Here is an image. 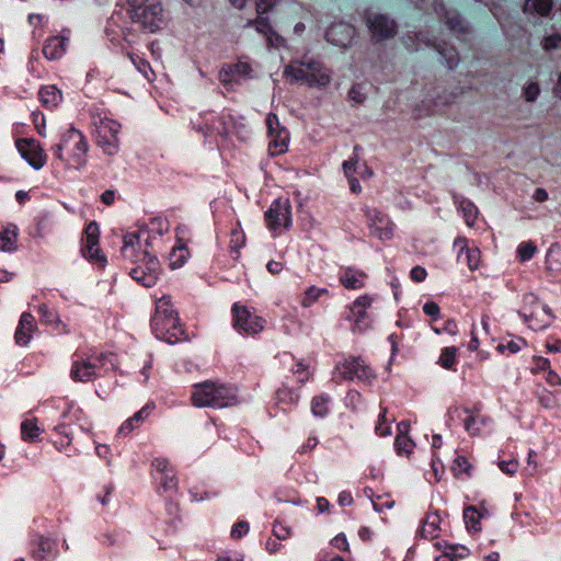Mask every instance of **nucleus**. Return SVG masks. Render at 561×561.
<instances>
[{
    "label": "nucleus",
    "mask_w": 561,
    "mask_h": 561,
    "mask_svg": "<svg viewBox=\"0 0 561 561\" xmlns=\"http://www.w3.org/2000/svg\"><path fill=\"white\" fill-rule=\"evenodd\" d=\"M154 335L169 344L183 341L184 330L176 311L173 309L170 296H162L156 302V313L151 319Z\"/></svg>",
    "instance_id": "nucleus-1"
},
{
    "label": "nucleus",
    "mask_w": 561,
    "mask_h": 561,
    "mask_svg": "<svg viewBox=\"0 0 561 561\" xmlns=\"http://www.w3.org/2000/svg\"><path fill=\"white\" fill-rule=\"evenodd\" d=\"M51 151L67 167L81 170L87 164L89 145L80 130L70 127L61 135L59 142L51 147Z\"/></svg>",
    "instance_id": "nucleus-2"
},
{
    "label": "nucleus",
    "mask_w": 561,
    "mask_h": 561,
    "mask_svg": "<svg viewBox=\"0 0 561 561\" xmlns=\"http://www.w3.org/2000/svg\"><path fill=\"white\" fill-rule=\"evenodd\" d=\"M192 402L197 408L221 409L238 403L237 389L226 383L204 381L194 385Z\"/></svg>",
    "instance_id": "nucleus-3"
},
{
    "label": "nucleus",
    "mask_w": 561,
    "mask_h": 561,
    "mask_svg": "<svg viewBox=\"0 0 561 561\" xmlns=\"http://www.w3.org/2000/svg\"><path fill=\"white\" fill-rule=\"evenodd\" d=\"M284 76L291 83L301 82L317 88H324L331 81L330 70L321 62L308 57L286 66Z\"/></svg>",
    "instance_id": "nucleus-4"
},
{
    "label": "nucleus",
    "mask_w": 561,
    "mask_h": 561,
    "mask_svg": "<svg viewBox=\"0 0 561 561\" xmlns=\"http://www.w3.org/2000/svg\"><path fill=\"white\" fill-rule=\"evenodd\" d=\"M117 366L114 353H102L93 357H78L73 359L70 378L78 382H90L102 375V371L114 370Z\"/></svg>",
    "instance_id": "nucleus-5"
},
{
    "label": "nucleus",
    "mask_w": 561,
    "mask_h": 561,
    "mask_svg": "<svg viewBox=\"0 0 561 561\" xmlns=\"http://www.w3.org/2000/svg\"><path fill=\"white\" fill-rule=\"evenodd\" d=\"M127 13L131 22L150 33L163 24V9L157 0H127Z\"/></svg>",
    "instance_id": "nucleus-6"
},
{
    "label": "nucleus",
    "mask_w": 561,
    "mask_h": 561,
    "mask_svg": "<svg viewBox=\"0 0 561 561\" xmlns=\"http://www.w3.org/2000/svg\"><path fill=\"white\" fill-rule=\"evenodd\" d=\"M193 127L204 134L205 136L219 135L227 137L233 133H239L243 127L242 124H237L231 114L222 113L216 115L213 112L201 114L195 121L192 122Z\"/></svg>",
    "instance_id": "nucleus-7"
},
{
    "label": "nucleus",
    "mask_w": 561,
    "mask_h": 561,
    "mask_svg": "<svg viewBox=\"0 0 561 561\" xmlns=\"http://www.w3.org/2000/svg\"><path fill=\"white\" fill-rule=\"evenodd\" d=\"M518 313L535 331L549 327L554 319L551 309L547 305L540 306L538 298L531 293L523 296V306Z\"/></svg>",
    "instance_id": "nucleus-8"
},
{
    "label": "nucleus",
    "mask_w": 561,
    "mask_h": 561,
    "mask_svg": "<svg viewBox=\"0 0 561 561\" xmlns=\"http://www.w3.org/2000/svg\"><path fill=\"white\" fill-rule=\"evenodd\" d=\"M265 222L274 236L282 234L291 227V205L288 198L275 199L265 211Z\"/></svg>",
    "instance_id": "nucleus-9"
},
{
    "label": "nucleus",
    "mask_w": 561,
    "mask_h": 561,
    "mask_svg": "<svg viewBox=\"0 0 561 561\" xmlns=\"http://www.w3.org/2000/svg\"><path fill=\"white\" fill-rule=\"evenodd\" d=\"M135 263L137 265L129 272L131 278L144 287L154 286L161 271L158 257L154 254H150L149 251L144 250L142 259Z\"/></svg>",
    "instance_id": "nucleus-10"
},
{
    "label": "nucleus",
    "mask_w": 561,
    "mask_h": 561,
    "mask_svg": "<svg viewBox=\"0 0 561 561\" xmlns=\"http://www.w3.org/2000/svg\"><path fill=\"white\" fill-rule=\"evenodd\" d=\"M121 124L111 118H101L96 125V144L105 154L115 156L119 150Z\"/></svg>",
    "instance_id": "nucleus-11"
},
{
    "label": "nucleus",
    "mask_w": 561,
    "mask_h": 561,
    "mask_svg": "<svg viewBox=\"0 0 561 561\" xmlns=\"http://www.w3.org/2000/svg\"><path fill=\"white\" fill-rule=\"evenodd\" d=\"M233 328L242 334L254 335L264 329L265 320L249 308L236 302L232 306Z\"/></svg>",
    "instance_id": "nucleus-12"
},
{
    "label": "nucleus",
    "mask_w": 561,
    "mask_h": 561,
    "mask_svg": "<svg viewBox=\"0 0 561 561\" xmlns=\"http://www.w3.org/2000/svg\"><path fill=\"white\" fill-rule=\"evenodd\" d=\"M363 211L373 237L381 241L390 240L393 237L394 225L386 214L368 206H365Z\"/></svg>",
    "instance_id": "nucleus-13"
},
{
    "label": "nucleus",
    "mask_w": 561,
    "mask_h": 561,
    "mask_svg": "<svg viewBox=\"0 0 561 561\" xmlns=\"http://www.w3.org/2000/svg\"><path fill=\"white\" fill-rule=\"evenodd\" d=\"M403 43H404V46L407 47V49H409L410 51H416V50L421 49L422 45H424L426 47L433 46L442 55V57L444 58V60L446 62V66L449 69H454L458 65V61H459L458 53L455 50L454 47H447L446 44H443V45L437 44L436 45L435 43H432L430 38L425 37L422 33L416 35V43L409 35L403 37Z\"/></svg>",
    "instance_id": "nucleus-14"
},
{
    "label": "nucleus",
    "mask_w": 561,
    "mask_h": 561,
    "mask_svg": "<svg viewBox=\"0 0 561 561\" xmlns=\"http://www.w3.org/2000/svg\"><path fill=\"white\" fill-rule=\"evenodd\" d=\"M366 25L376 41H383L394 36L397 24L386 14L367 11L365 15Z\"/></svg>",
    "instance_id": "nucleus-15"
},
{
    "label": "nucleus",
    "mask_w": 561,
    "mask_h": 561,
    "mask_svg": "<svg viewBox=\"0 0 561 561\" xmlns=\"http://www.w3.org/2000/svg\"><path fill=\"white\" fill-rule=\"evenodd\" d=\"M99 225L95 221L90 222L84 230L81 252L82 255L89 261L96 263L100 266H104L106 263V259L103 254H101L99 248Z\"/></svg>",
    "instance_id": "nucleus-16"
},
{
    "label": "nucleus",
    "mask_w": 561,
    "mask_h": 561,
    "mask_svg": "<svg viewBox=\"0 0 561 561\" xmlns=\"http://www.w3.org/2000/svg\"><path fill=\"white\" fill-rule=\"evenodd\" d=\"M267 133L271 138L268 149L273 156L280 154L286 151L288 146V133L279 124L278 117L270 113L266 116Z\"/></svg>",
    "instance_id": "nucleus-17"
},
{
    "label": "nucleus",
    "mask_w": 561,
    "mask_h": 561,
    "mask_svg": "<svg viewBox=\"0 0 561 561\" xmlns=\"http://www.w3.org/2000/svg\"><path fill=\"white\" fill-rule=\"evenodd\" d=\"M478 411L479 409L477 407L474 408V411H471L468 408L460 409L458 407H453L449 409L448 415L449 420L453 421L455 415L460 417L461 412L466 413L467 416L463 419V427L471 436H477L482 433V426H488L491 423L490 417L476 413Z\"/></svg>",
    "instance_id": "nucleus-18"
},
{
    "label": "nucleus",
    "mask_w": 561,
    "mask_h": 561,
    "mask_svg": "<svg viewBox=\"0 0 561 561\" xmlns=\"http://www.w3.org/2000/svg\"><path fill=\"white\" fill-rule=\"evenodd\" d=\"M145 232L146 231H133L124 234L121 253L125 260L135 263L142 259L144 250L148 251L149 248L144 243Z\"/></svg>",
    "instance_id": "nucleus-19"
},
{
    "label": "nucleus",
    "mask_w": 561,
    "mask_h": 561,
    "mask_svg": "<svg viewBox=\"0 0 561 561\" xmlns=\"http://www.w3.org/2000/svg\"><path fill=\"white\" fill-rule=\"evenodd\" d=\"M15 145L22 158L35 170H39L45 165L47 156L37 141L33 139H18Z\"/></svg>",
    "instance_id": "nucleus-20"
},
{
    "label": "nucleus",
    "mask_w": 561,
    "mask_h": 561,
    "mask_svg": "<svg viewBox=\"0 0 561 561\" xmlns=\"http://www.w3.org/2000/svg\"><path fill=\"white\" fill-rule=\"evenodd\" d=\"M251 71V66L245 61L225 64L219 71L218 79L225 87H232L241 79L248 78Z\"/></svg>",
    "instance_id": "nucleus-21"
},
{
    "label": "nucleus",
    "mask_w": 561,
    "mask_h": 561,
    "mask_svg": "<svg viewBox=\"0 0 561 561\" xmlns=\"http://www.w3.org/2000/svg\"><path fill=\"white\" fill-rule=\"evenodd\" d=\"M152 467L157 473L156 479L159 480L160 488L164 492H173L178 489V479L173 468L165 458H156Z\"/></svg>",
    "instance_id": "nucleus-22"
},
{
    "label": "nucleus",
    "mask_w": 561,
    "mask_h": 561,
    "mask_svg": "<svg viewBox=\"0 0 561 561\" xmlns=\"http://www.w3.org/2000/svg\"><path fill=\"white\" fill-rule=\"evenodd\" d=\"M354 36L355 28L345 22L334 23L325 32L327 41L339 47L351 45Z\"/></svg>",
    "instance_id": "nucleus-23"
},
{
    "label": "nucleus",
    "mask_w": 561,
    "mask_h": 561,
    "mask_svg": "<svg viewBox=\"0 0 561 561\" xmlns=\"http://www.w3.org/2000/svg\"><path fill=\"white\" fill-rule=\"evenodd\" d=\"M57 542L48 537L36 535L32 540V554L37 561L57 557Z\"/></svg>",
    "instance_id": "nucleus-24"
},
{
    "label": "nucleus",
    "mask_w": 561,
    "mask_h": 561,
    "mask_svg": "<svg viewBox=\"0 0 561 561\" xmlns=\"http://www.w3.org/2000/svg\"><path fill=\"white\" fill-rule=\"evenodd\" d=\"M278 1L279 0H256L255 7H256V12L259 14V18L254 21L250 20L247 23V26L254 25L255 30L259 33L266 36L273 28L271 27V25L268 23V19L263 18L261 15L270 12L278 3Z\"/></svg>",
    "instance_id": "nucleus-25"
},
{
    "label": "nucleus",
    "mask_w": 561,
    "mask_h": 561,
    "mask_svg": "<svg viewBox=\"0 0 561 561\" xmlns=\"http://www.w3.org/2000/svg\"><path fill=\"white\" fill-rule=\"evenodd\" d=\"M69 43V32H62L60 35L51 36L46 39L43 53L47 59L54 60L60 58Z\"/></svg>",
    "instance_id": "nucleus-26"
},
{
    "label": "nucleus",
    "mask_w": 561,
    "mask_h": 561,
    "mask_svg": "<svg viewBox=\"0 0 561 561\" xmlns=\"http://www.w3.org/2000/svg\"><path fill=\"white\" fill-rule=\"evenodd\" d=\"M36 329L35 318L30 312L21 314L18 328L15 330L14 339L19 345H27L32 339V333Z\"/></svg>",
    "instance_id": "nucleus-27"
},
{
    "label": "nucleus",
    "mask_w": 561,
    "mask_h": 561,
    "mask_svg": "<svg viewBox=\"0 0 561 561\" xmlns=\"http://www.w3.org/2000/svg\"><path fill=\"white\" fill-rule=\"evenodd\" d=\"M169 230V222L167 219L157 217L150 219L145 226L139 228L137 231H146L144 237V243L146 247L151 245V240L157 236H162Z\"/></svg>",
    "instance_id": "nucleus-28"
},
{
    "label": "nucleus",
    "mask_w": 561,
    "mask_h": 561,
    "mask_svg": "<svg viewBox=\"0 0 561 561\" xmlns=\"http://www.w3.org/2000/svg\"><path fill=\"white\" fill-rule=\"evenodd\" d=\"M435 12L443 19H445V24L454 32L465 33L467 31V25L459 16L458 13L448 12L443 3H437L435 5Z\"/></svg>",
    "instance_id": "nucleus-29"
},
{
    "label": "nucleus",
    "mask_w": 561,
    "mask_h": 561,
    "mask_svg": "<svg viewBox=\"0 0 561 561\" xmlns=\"http://www.w3.org/2000/svg\"><path fill=\"white\" fill-rule=\"evenodd\" d=\"M41 103L47 108H56L62 101L61 91L54 84L43 87L38 92Z\"/></svg>",
    "instance_id": "nucleus-30"
},
{
    "label": "nucleus",
    "mask_w": 561,
    "mask_h": 561,
    "mask_svg": "<svg viewBox=\"0 0 561 561\" xmlns=\"http://www.w3.org/2000/svg\"><path fill=\"white\" fill-rule=\"evenodd\" d=\"M366 277V274L360 271L346 268L341 273L340 280L345 288L359 289L364 287Z\"/></svg>",
    "instance_id": "nucleus-31"
},
{
    "label": "nucleus",
    "mask_w": 561,
    "mask_h": 561,
    "mask_svg": "<svg viewBox=\"0 0 561 561\" xmlns=\"http://www.w3.org/2000/svg\"><path fill=\"white\" fill-rule=\"evenodd\" d=\"M454 203L457 205L458 210L462 213L466 224L473 226L478 216L476 205L471 201L456 194L454 195Z\"/></svg>",
    "instance_id": "nucleus-32"
},
{
    "label": "nucleus",
    "mask_w": 561,
    "mask_h": 561,
    "mask_svg": "<svg viewBox=\"0 0 561 561\" xmlns=\"http://www.w3.org/2000/svg\"><path fill=\"white\" fill-rule=\"evenodd\" d=\"M350 367L356 368L355 379L358 381L370 383L375 379L373 369L362 357L350 358V364L346 366V368L348 369Z\"/></svg>",
    "instance_id": "nucleus-33"
},
{
    "label": "nucleus",
    "mask_w": 561,
    "mask_h": 561,
    "mask_svg": "<svg viewBox=\"0 0 561 561\" xmlns=\"http://www.w3.org/2000/svg\"><path fill=\"white\" fill-rule=\"evenodd\" d=\"M463 242L465 240L462 239H457L455 241V245H461L460 252L458 254V260L460 261L462 257H465L468 267L471 271L477 270L480 263V251L477 248H466L465 245H462Z\"/></svg>",
    "instance_id": "nucleus-34"
},
{
    "label": "nucleus",
    "mask_w": 561,
    "mask_h": 561,
    "mask_svg": "<svg viewBox=\"0 0 561 561\" xmlns=\"http://www.w3.org/2000/svg\"><path fill=\"white\" fill-rule=\"evenodd\" d=\"M276 404L286 412L291 409L293 405L297 404L299 396L293 389L288 387H282L276 392Z\"/></svg>",
    "instance_id": "nucleus-35"
},
{
    "label": "nucleus",
    "mask_w": 561,
    "mask_h": 561,
    "mask_svg": "<svg viewBox=\"0 0 561 561\" xmlns=\"http://www.w3.org/2000/svg\"><path fill=\"white\" fill-rule=\"evenodd\" d=\"M18 227L15 225L7 226L0 232V251H13L16 248Z\"/></svg>",
    "instance_id": "nucleus-36"
},
{
    "label": "nucleus",
    "mask_w": 561,
    "mask_h": 561,
    "mask_svg": "<svg viewBox=\"0 0 561 561\" xmlns=\"http://www.w3.org/2000/svg\"><path fill=\"white\" fill-rule=\"evenodd\" d=\"M440 523V517L437 513H430L426 515L422 523V527L420 529V535L424 538H435L438 533V525Z\"/></svg>",
    "instance_id": "nucleus-37"
},
{
    "label": "nucleus",
    "mask_w": 561,
    "mask_h": 561,
    "mask_svg": "<svg viewBox=\"0 0 561 561\" xmlns=\"http://www.w3.org/2000/svg\"><path fill=\"white\" fill-rule=\"evenodd\" d=\"M547 268L552 272H561V244L552 243L546 254Z\"/></svg>",
    "instance_id": "nucleus-38"
},
{
    "label": "nucleus",
    "mask_w": 561,
    "mask_h": 561,
    "mask_svg": "<svg viewBox=\"0 0 561 561\" xmlns=\"http://www.w3.org/2000/svg\"><path fill=\"white\" fill-rule=\"evenodd\" d=\"M552 9V0H526L524 4L525 13H537L547 15Z\"/></svg>",
    "instance_id": "nucleus-39"
},
{
    "label": "nucleus",
    "mask_w": 561,
    "mask_h": 561,
    "mask_svg": "<svg viewBox=\"0 0 561 561\" xmlns=\"http://www.w3.org/2000/svg\"><path fill=\"white\" fill-rule=\"evenodd\" d=\"M451 471L456 478H470L472 474V465L463 456H457L451 466Z\"/></svg>",
    "instance_id": "nucleus-40"
},
{
    "label": "nucleus",
    "mask_w": 561,
    "mask_h": 561,
    "mask_svg": "<svg viewBox=\"0 0 561 561\" xmlns=\"http://www.w3.org/2000/svg\"><path fill=\"white\" fill-rule=\"evenodd\" d=\"M481 514L474 506H468L463 510V520L469 531L478 533L481 530Z\"/></svg>",
    "instance_id": "nucleus-41"
},
{
    "label": "nucleus",
    "mask_w": 561,
    "mask_h": 561,
    "mask_svg": "<svg viewBox=\"0 0 561 561\" xmlns=\"http://www.w3.org/2000/svg\"><path fill=\"white\" fill-rule=\"evenodd\" d=\"M42 430L37 426L36 419L25 420L21 424L22 439L26 442H35Z\"/></svg>",
    "instance_id": "nucleus-42"
},
{
    "label": "nucleus",
    "mask_w": 561,
    "mask_h": 561,
    "mask_svg": "<svg viewBox=\"0 0 561 561\" xmlns=\"http://www.w3.org/2000/svg\"><path fill=\"white\" fill-rule=\"evenodd\" d=\"M188 256V250L184 244L174 245L170 253V267L172 270L184 265Z\"/></svg>",
    "instance_id": "nucleus-43"
},
{
    "label": "nucleus",
    "mask_w": 561,
    "mask_h": 561,
    "mask_svg": "<svg viewBox=\"0 0 561 561\" xmlns=\"http://www.w3.org/2000/svg\"><path fill=\"white\" fill-rule=\"evenodd\" d=\"M331 399L329 396H316L311 401V412L317 417H324L329 413V403Z\"/></svg>",
    "instance_id": "nucleus-44"
},
{
    "label": "nucleus",
    "mask_w": 561,
    "mask_h": 561,
    "mask_svg": "<svg viewBox=\"0 0 561 561\" xmlns=\"http://www.w3.org/2000/svg\"><path fill=\"white\" fill-rule=\"evenodd\" d=\"M537 399L539 404L543 409H557L561 405L560 398L557 392L549 391L547 389H543L542 391L538 392Z\"/></svg>",
    "instance_id": "nucleus-45"
},
{
    "label": "nucleus",
    "mask_w": 561,
    "mask_h": 561,
    "mask_svg": "<svg viewBox=\"0 0 561 561\" xmlns=\"http://www.w3.org/2000/svg\"><path fill=\"white\" fill-rule=\"evenodd\" d=\"M129 58L131 60V62L134 64V66L136 67V69L148 80V81H152L153 78H154V73L149 65V62L147 60H145L144 58L135 55V54H130L129 55Z\"/></svg>",
    "instance_id": "nucleus-46"
},
{
    "label": "nucleus",
    "mask_w": 561,
    "mask_h": 561,
    "mask_svg": "<svg viewBox=\"0 0 561 561\" xmlns=\"http://www.w3.org/2000/svg\"><path fill=\"white\" fill-rule=\"evenodd\" d=\"M387 408H382L378 416V423L375 426V432L378 436L385 437L391 434L390 421L387 419Z\"/></svg>",
    "instance_id": "nucleus-47"
},
{
    "label": "nucleus",
    "mask_w": 561,
    "mask_h": 561,
    "mask_svg": "<svg viewBox=\"0 0 561 561\" xmlns=\"http://www.w3.org/2000/svg\"><path fill=\"white\" fill-rule=\"evenodd\" d=\"M456 354H457V348L451 346V347H445L442 353H440V356H439V359H438V363L446 369H451L453 366L455 365L456 363Z\"/></svg>",
    "instance_id": "nucleus-48"
},
{
    "label": "nucleus",
    "mask_w": 561,
    "mask_h": 561,
    "mask_svg": "<svg viewBox=\"0 0 561 561\" xmlns=\"http://www.w3.org/2000/svg\"><path fill=\"white\" fill-rule=\"evenodd\" d=\"M537 251V247L534 242L527 241L522 242L517 248V257L520 262L529 261Z\"/></svg>",
    "instance_id": "nucleus-49"
},
{
    "label": "nucleus",
    "mask_w": 561,
    "mask_h": 561,
    "mask_svg": "<svg viewBox=\"0 0 561 561\" xmlns=\"http://www.w3.org/2000/svg\"><path fill=\"white\" fill-rule=\"evenodd\" d=\"M327 293H328V290L325 288H318L316 286H311L305 291V296L301 301V305L305 308L310 307L312 304H314L319 299V297L322 294H327Z\"/></svg>",
    "instance_id": "nucleus-50"
},
{
    "label": "nucleus",
    "mask_w": 561,
    "mask_h": 561,
    "mask_svg": "<svg viewBox=\"0 0 561 561\" xmlns=\"http://www.w3.org/2000/svg\"><path fill=\"white\" fill-rule=\"evenodd\" d=\"M245 242V234L244 232L239 229V228H236L231 231V240H230V250L232 252H236V256L234 259L238 257L239 253V249L244 244Z\"/></svg>",
    "instance_id": "nucleus-51"
},
{
    "label": "nucleus",
    "mask_w": 561,
    "mask_h": 561,
    "mask_svg": "<svg viewBox=\"0 0 561 561\" xmlns=\"http://www.w3.org/2000/svg\"><path fill=\"white\" fill-rule=\"evenodd\" d=\"M394 446H396L398 454L410 455L412 453L414 444L409 437L400 434L396 438Z\"/></svg>",
    "instance_id": "nucleus-52"
},
{
    "label": "nucleus",
    "mask_w": 561,
    "mask_h": 561,
    "mask_svg": "<svg viewBox=\"0 0 561 561\" xmlns=\"http://www.w3.org/2000/svg\"><path fill=\"white\" fill-rule=\"evenodd\" d=\"M540 93V88L537 82H528L523 90L524 98L527 102H534L537 100Z\"/></svg>",
    "instance_id": "nucleus-53"
},
{
    "label": "nucleus",
    "mask_w": 561,
    "mask_h": 561,
    "mask_svg": "<svg viewBox=\"0 0 561 561\" xmlns=\"http://www.w3.org/2000/svg\"><path fill=\"white\" fill-rule=\"evenodd\" d=\"M350 364V359H345L343 363L339 364L336 366V370L342 377L343 380H354L355 379V367H350L348 369L346 366Z\"/></svg>",
    "instance_id": "nucleus-54"
},
{
    "label": "nucleus",
    "mask_w": 561,
    "mask_h": 561,
    "mask_svg": "<svg viewBox=\"0 0 561 561\" xmlns=\"http://www.w3.org/2000/svg\"><path fill=\"white\" fill-rule=\"evenodd\" d=\"M38 312L41 314V319L42 321H44L45 323H55L58 321V316L57 313L49 309L46 305H41L38 307Z\"/></svg>",
    "instance_id": "nucleus-55"
},
{
    "label": "nucleus",
    "mask_w": 561,
    "mask_h": 561,
    "mask_svg": "<svg viewBox=\"0 0 561 561\" xmlns=\"http://www.w3.org/2000/svg\"><path fill=\"white\" fill-rule=\"evenodd\" d=\"M351 318L354 320L355 327L359 331L368 328V323L365 322V320L367 318L366 310L365 311H362V310L355 311V310L351 309Z\"/></svg>",
    "instance_id": "nucleus-56"
},
{
    "label": "nucleus",
    "mask_w": 561,
    "mask_h": 561,
    "mask_svg": "<svg viewBox=\"0 0 561 561\" xmlns=\"http://www.w3.org/2000/svg\"><path fill=\"white\" fill-rule=\"evenodd\" d=\"M348 98L354 103L362 104L366 100L363 87L360 84H354L348 92Z\"/></svg>",
    "instance_id": "nucleus-57"
},
{
    "label": "nucleus",
    "mask_w": 561,
    "mask_h": 561,
    "mask_svg": "<svg viewBox=\"0 0 561 561\" xmlns=\"http://www.w3.org/2000/svg\"><path fill=\"white\" fill-rule=\"evenodd\" d=\"M154 408V404L153 403H147L145 407H142L138 412H136L131 419L134 420V422L139 425L140 423H142L148 416L149 414L151 413V411L153 410Z\"/></svg>",
    "instance_id": "nucleus-58"
},
{
    "label": "nucleus",
    "mask_w": 561,
    "mask_h": 561,
    "mask_svg": "<svg viewBox=\"0 0 561 561\" xmlns=\"http://www.w3.org/2000/svg\"><path fill=\"white\" fill-rule=\"evenodd\" d=\"M446 549H448L449 552H454L453 556L455 557V561H458L460 559H465L469 556V549L465 546L459 545H445Z\"/></svg>",
    "instance_id": "nucleus-59"
},
{
    "label": "nucleus",
    "mask_w": 561,
    "mask_h": 561,
    "mask_svg": "<svg viewBox=\"0 0 561 561\" xmlns=\"http://www.w3.org/2000/svg\"><path fill=\"white\" fill-rule=\"evenodd\" d=\"M249 529H250V526H249L248 522H243V520L238 522L237 524H234L232 526L230 535L232 538L239 539L242 536H244L245 534H248Z\"/></svg>",
    "instance_id": "nucleus-60"
},
{
    "label": "nucleus",
    "mask_w": 561,
    "mask_h": 561,
    "mask_svg": "<svg viewBox=\"0 0 561 561\" xmlns=\"http://www.w3.org/2000/svg\"><path fill=\"white\" fill-rule=\"evenodd\" d=\"M525 344L524 340L510 341L507 344H499L497 350L500 352H504L507 350L510 353L515 354L522 350V346Z\"/></svg>",
    "instance_id": "nucleus-61"
},
{
    "label": "nucleus",
    "mask_w": 561,
    "mask_h": 561,
    "mask_svg": "<svg viewBox=\"0 0 561 561\" xmlns=\"http://www.w3.org/2000/svg\"><path fill=\"white\" fill-rule=\"evenodd\" d=\"M293 373L297 375L298 382L304 385L309 379V371L302 363H297L293 368Z\"/></svg>",
    "instance_id": "nucleus-62"
},
{
    "label": "nucleus",
    "mask_w": 561,
    "mask_h": 561,
    "mask_svg": "<svg viewBox=\"0 0 561 561\" xmlns=\"http://www.w3.org/2000/svg\"><path fill=\"white\" fill-rule=\"evenodd\" d=\"M265 37L270 47L279 48L285 45V39L273 30Z\"/></svg>",
    "instance_id": "nucleus-63"
},
{
    "label": "nucleus",
    "mask_w": 561,
    "mask_h": 561,
    "mask_svg": "<svg viewBox=\"0 0 561 561\" xmlns=\"http://www.w3.org/2000/svg\"><path fill=\"white\" fill-rule=\"evenodd\" d=\"M273 535L279 540H285L290 536V529L277 522L274 524Z\"/></svg>",
    "instance_id": "nucleus-64"
}]
</instances>
